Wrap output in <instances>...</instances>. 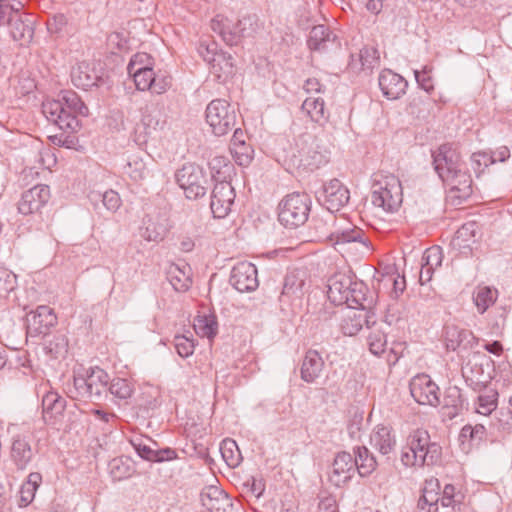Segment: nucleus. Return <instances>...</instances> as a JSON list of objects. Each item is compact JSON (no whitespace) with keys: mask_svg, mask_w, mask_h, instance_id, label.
Instances as JSON below:
<instances>
[{"mask_svg":"<svg viewBox=\"0 0 512 512\" xmlns=\"http://www.w3.org/2000/svg\"><path fill=\"white\" fill-rule=\"evenodd\" d=\"M434 169L449 189V197L460 204L471 196L472 179L460 153L452 144H443L432 153Z\"/></svg>","mask_w":512,"mask_h":512,"instance_id":"obj_1","label":"nucleus"},{"mask_svg":"<svg viewBox=\"0 0 512 512\" xmlns=\"http://www.w3.org/2000/svg\"><path fill=\"white\" fill-rule=\"evenodd\" d=\"M42 112L48 121L62 130L75 131L79 127L78 115H87L88 108L80 97L72 91H66L57 100H46Z\"/></svg>","mask_w":512,"mask_h":512,"instance_id":"obj_2","label":"nucleus"},{"mask_svg":"<svg viewBox=\"0 0 512 512\" xmlns=\"http://www.w3.org/2000/svg\"><path fill=\"white\" fill-rule=\"evenodd\" d=\"M441 455V446L431 442L426 430L417 429L407 437L406 445L401 450L400 460L406 467H423L438 463Z\"/></svg>","mask_w":512,"mask_h":512,"instance_id":"obj_3","label":"nucleus"},{"mask_svg":"<svg viewBox=\"0 0 512 512\" xmlns=\"http://www.w3.org/2000/svg\"><path fill=\"white\" fill-rule=\"evenodd\" d=\"M367 291V286L349 273H336L328 281V298L337 306H362L367 301Z\"/></svg>","mask_w":512,"mask_h":512,"instance_id":"obj_4","label":"nucleus"},{"mask_svg":"<svg viewBox=\"0 0 512 512\" xmlns=\"http://www.w3.org/2000/svg\"><path fill=\"white\" fill-rule=\"evenodd\" d=\"M371 202L386 212L398 211L403 202V188L398 177L393 174H375Z\"/></svg>","mask_w":512,"mask_h":512,"instance_id":"obj_5","label":"nucleus"},{"mask_svg":"<svg viewBox=\"0 0 512 512\" xmlns=\"http://www.w3.org/2000/svg\"><path fill=\"white\" fill-rule=\"evenodd\" d=\"M110 377L102 368H90L85 375H75L68 394L73 399L99 401L106 395Z\"/></svg>","mask_w":512,"mask_h":512,"instance_id":"obj_6","label":"nucleus"},{"mask_svg":"<svg viewBox=\"0 0 512 512\" xmlns=\"http://www.w3.org/2000/svg\"><path fill=\"white\" fill-rule=\"evenodd\" d=\"M311 211V198L306 193L286 195L278 205V220L286 228L295 229L306 223Z\"/></svg>","mask_w":512,"mask_h":512,"instance_id":"obj_7","label":"nucleus"},{"mask_svg":"<svg viewBox=\"0 0 512 512\" xmlns=\"http://www.w3.org/2000/svg\"><path fill=\"white\" fill-rule=\"evenodd\" d=\"M206 122L212 133L223 136L233 130L237 124V113L225 99H214L206 107Z\"/></svg>","mask_w":512,"mask_h":512,"instance_id":"obj_8","label":"nucleus"},{"mask_svg":"<svg viewBox=\"0 0 512 512\" xmlns=\"http://www.w3.org/2000/svg\"><path fill=\"white\" fill-rule=\"evenodd\" d=\"M176 182L184 190L188 199L203 197L208 189L209 179L202 167L194 163H186L177 170Z\"/></svg>","mask_w":512,"mask_h":512,"instance_id":"obj_9","label":"nucleus"},{"mask_svg":"<svg viewBox=\"0 0 512 512\" xmlns=\"http://www.w3.org/2000/svg\"><path fill=\"white\" fill-rule=\"evenodd\" d=\"M303 143L300 166L304 170L313 172L329 162L330 149L321 138L307 135L303 138Z\"/></svg>","mask_w":512,"mask_h":512,"instance_id":"obj_10","label":"nucleus"},{"mask_svg":"<svg viewBox=\"0 0 512 512\" xmlns=\"http://www.w3.org/2000/svg\"><path fill=\"white\" fill-rule=\"evenodd\" d=\"M134 80L136 88L140 91H150L155 94L165 93L172 84L171 77L166 72L155 73L152 69L141 68L128 73Z\"/></svg>","mask_w":512,"mask_h":512,"instance_id":"obj_11","label":"nucleus"},{"mask_svg":"<svg viewBox=\"0 0 512 512\" xmlns=\"http://www.w3.org/2000/svg\"><path fill=\"white\" fill-rule=\"evenodd\" d=\"M410 393L420 405L436 407L440 404L439 387L429 375L419 374L410 381Z\"/></svg>","mask_w":512,"mask_h":512,"instance_id":"obj_12","label":"nucleus"},{"mask_svg":"<svg viewBox=\"0 0 512 512\" xmlns=\"http://www.w3.org/2000/svg\"><path fill=\"white\" fill-rule=\"evenodd\" d=\"M370 311L367 309L366 303L362 306H350L341 309L340 329L344 335L354 336L366 324L370 328L371 323Z\"/></svg>","mask_w":512,"mask_h":512,"instance_id":"obj_13","label":"nucleus"},{"mask_svg":"<svg viewBox=\"0 0 512 512\" xmlns=\"http://www.w3.org/2000/svg\"><path fill=\"white\" fill-rule=\"evenodd\" d=\"M235 191L228 181L217 182L211 194V211L216 218H224L231 211L234 203Z\"/></svg>","mask_w":512,"mask_h":512,"instance_id":"obj_14","label":"nucleus"},{"mask_svg":"<svg viewBox=\"0 0 512 512\" xmlns=\"http://www.w3.org/2000/svg\"><path fill=\"white\" fill-rule=\"evenodd\" d=\"M257 269L251 262H239L230 275V283L239 292H251L259 285Z\"/></svg>","mask_w":512,"mask_h":512,"instance_id":"obj_15","label":"nucleus"},{"mask_svg":"<svg viewBox=\"0 0 512 512\" xmlns=\"http://www.w3.org/2000/svg\"><path fill=\"white\" fill-rule=\"evenodd\" d=\"M306 275L307 273L302 269H294L286 274L279 296L280 303L289 305L302 298L306 285Z\"/></svg>","mask_w":512,"mask_h":512,"instance_id":"obj_16","label":"nucleus"},{"mask_svg":"<svg viewBox=\"0 0 512 512\" xmlns=\"http://www.w3.org/2000/svg\"><path fill=\"white\" fill-rule=\"evenodd\" d=\"M50 189L47 185H36L25 191L18 203V211L23 215H30L40 211L49 201Z\"/></svg>","mask_w":512,"mask_h":512,"instance_id":"obj_17","label":"nucleus"},{"mask_svg":"<svg viewBox=\"0 0 512 512\" xmlns=\"http://www.w3.org/2000/svg\"><path fill=\"white\" fill-rule=\"evenodd\" d=\"M57 323V317L52 308L46 305L38 306L27 315V331L31 336L45 335Z\"/></svg>","mask_w":512,"mask_h":512,"instance_id":"obj_18","label":"nucleus"},{"mask_svg":"<svg viewBox=\"0 0 512 512\" xmlns=\"http://www.w3.org/2000/svg\"><path fill=\"white\" fill-rule=\"evenodd\" d=\"M354 473L355 461H353V455L348 452H340L332 463L329 481L336 487H341L353 477Z\"/></svg>","mask_w":512,"mask_h":512,"instance_id":"obj_19","label":"nucleus"},{"mask_svg":"<svg viewBox=\"0 0 512 512\" xmlns=\"http://www.w3.org/2000/svg\"><path fill=\"white\" fill-rule=\"evenodd\" d=\"M205 53L200 50L205 61L210 64V72L219 81L225 82L229 77L234 74V65L232 57L224 52L213 53L209 47L204 48Z\"/></svg>","mask_w":512,"mask_h":512,"instance_id":"obj_20","label":"nucleus"},{"mask_svg":"<svg viewBox=\"0 0 512 512\" xmlns=\"http://www.w3.org/2000/svg\"><path fill=\"white\" fill-rule=\"evenodd\" d=\"M348 189L338 180L332 179L323 186V205L331 212L338 211L349 201Z\"/></svg>","mask_w":512,"mask_h":512,"instance_id":"obj_21","label":"nucleus"},{"mask_svg":"<svg viewBox=\"0 0 512 512\" xmlns=\"http://www.w3.org/2000/svg\"><path fill=\"white\" fill-rule=\"evenodd\" d=\"M152 160L144 152L133 153L128 156L127 163L124 166V174L135 183H142L150 174V165Z\"/></svg>","mask_w":512,"mask_h":512,"instance_id":"obj_22","label":"nucleus"},{"mask_svg":"<svg viewBox=\"0 0 512 512\" xmlns=\"http://www.w3.org/2000/svg\"><path fill=\"white\" fill-rule=\"evenodd\" d=\"M312 51L325 52L340 45L337 36L324 25L314 26L307 41Z\"/></svg>","mask_w":512,"mask_h":512,"instance_id":"obj_23","label":"nucleus"},{"mask_svg":"<svg viewBox=\"0 0 512 512\" xmlns=\"http://www.w3.org/2000/svg\"><path fill=\"white\" fill-rule=\"evenodd\" d=\"M379 87L387 99L395 100L405 93L407 81L401 75L386 69L380 73Z\"/></svg>","mask_w":512,"mask_h":512,"instance_id":"obj_24","label":"nucleus"},{"mask_svg":"<svg viewBox=\"0 0 512 512\" xmlns=\"http://www.w3.org/2000/svg\"><path fill=\"white\" fill-rule=\"evenodd\" d=\"M370 444L383 456L390 455L396 446V437L392 427L383 424L375 426L370 435Z\"/></svg>","mask_w":512,"mask_h":512,"instance_id":"obj_25","label":"nucleus"},{"mask_svg":"<svg viewBox=\"0 0 512 512\" xmlns=\"http://www.w3.org/2000/svg\"><path fill=\"white\" fill-rule=\"evenodd\" d=\"M325 362L316 350L309 349L302 360L300 377L306 383H315L321 376Z\"/></svg>","mask_w":512,"mask_h":512,"instance_id":"obj_26","label":"nucleus"},{"mask_svg":"<svg viewBox=\"0 0 512 512\" xmlns=\"http://www.w3.org/2000/svg\"><path fill=\"white\" fill-rule=\"evenodd\" d=\"M379 64V51L375 47L366 46L359 51L356 57L351 55V61L348 64V68L354 73L363 71L369 74L374 68L378 67Z\"/></svg>","mask_w":512,"mask_h":512,"instance_id":"obj_27","label":"nucleus"},{"mask_svg":"<svg viewBox=\"0 0 512 512\" xmlns=\"http://www.w3.org/2000/svg\"><path fill=\"white\" fill-rule=\"evenodd\" d=\"M34 23L35 19L32 15L21 11L7 25L14 40L29 43L34 35Z\"/></svg>","mask_w":512,"mask_h":512,"instance_id":"obj_28","label":"nucleus"},{"mask_svg":"<svg viewBox=\"0 0 512 512\" xmlns=\"http://www.w3.org/2000/svg\"><path fill=\"white\" fill-rule=\"evenodd\" d=\"M10 457L17 469L25 470L34 457L30 442L20 435L14 437Z\"/></svg>","mask_w":512,"mask_h":512,"instance_id":"obj_29","label":"nucleus"},{"mask_svg":"<svg viewBox=\"0 0 512 512\" xmlns=\"http://www.w3.org/2000/svg\"><path fill=\"white\" fill-rule=\"evenodd\" d=\"M474 340L475 337L469 330L459 328L455 325H447L445 327V344L449 350H465L473 345Z\"/></svg>","mask_w":512,"mask_h":512,"instance_id":"obj_30","label":"nucleus"},{"mask_svg":"<svg viewBox=\"0 0 512 512\" xmlns=\"http://www.w3.org/2000/svg\"><path fill=\"white\" fill-rule=\"evenodd\" d=\"M200 500L210 512H226V506H230L228 496L216 486L206 487L200 494Z\"/></svg>","mask_w":512,"mask_h":512,"instance_id":"obj_31","label":"nucleus"},{"mask_svg":"<svg viewBox=\"0 0 512 512\" xmlns=\"http://www.w3.org/2000/svg\"><path fill=\"white\" fill-rule=\"evenodd\" d=\"M66 407V400L55 391H48L42 398L43 418L46 423H53L61 416Z\"/></svg>","mask_w":512,"mask_h":512,"instance_id":"obj_32","label":"nucleus"},{"mask_svg":"<svg viewBox=\"0 0 512 512\" xmlns=\"http://www.w3.org/2000/svg\"><path fill=\"white\" fill-rule=\"evenodd\" d=\"M98 76L87 62H80L71 70V81L77 88L87 90L96 85Z\"/></svg>","mask_w":512,"mask_h":512,"instance_id":"obj_33","label":"nucleus"},{"mask_svg":"<svg viewBox=\"0 0 512 512\" xmlns=\"http://www.w3.org/2000/svg\"><path fill=\"white\" fill-rule=\"evenodd\" d=\"M353 461H355V471L361 477L369 476L377 467L376 458L365 446L354 448Z\"/></svg>","mask_w":512,"mask_h":512,"instance_id":"obj_34","label":"nucleus"},{"mask_svg":"<svg viewBox=\"0 0 512 512\" xmlns=\"http://www.w3.org/2000/svg\"><path fill=\"white\" fill-rule=\"evenodd\" d=\"M107 392L113 397L115 403L127 404L134 393V385L128 379L115 377L109 381Z\"/></svg>","mask_w":512,"mask_h":512,"instance_id":"obj_35","label":"nucleus"},{"mask_svg":"<svg viewBox=\"0 0 512 512\" xmlns=\"http://www.w3.org/2000/svg\"><path fill=\"white\" fill-rule=\"evenodd\" d=\"M141 121L146 129V134L162 130L166 124V119L160 107L156 104L147 105L145 107Z\"/></svg>","mask_w":512,"mask_h":512,"instance_id":"obj_36","label":"nucleus"},{"mask_svg":"<svg viewBox=\"0 0 512 512\" xmlns=\"http://www.w3.org/2000/svg\"><path fill=\"white\" fill-rule=\"evenodd\" d=\"M190 267L171 264L167 270V279L176 291L184 292L191 285Z\"/></svg>","mask_w":512,"mask_h":512,"instance_id":"obj_37","label":"nucleus"},{"mask_svg":"<svg viewBox=\"0 0 512 512\" xmlns=\"http://www.w3.org/2000/svg\"><path fill=\"white\" fill-rule=\"evenodd\" d=\"M236 27L239 28L237 33H228L226 38L232 43H239L242 38L250 37L260 28L259 19L256 15H247L236 22Z\"/></svg>","mask_w":512,"mask_h":512,"instance_id":"obj_38","label":"nucleus"},{"mask_svg":"<svg viewBox=\"0 0 512 512\" xmlns=\"http://www.w3.org/2000/svg\"><path fill=\"white\" fill-rule=\"evenodd\" d=\"M301 108L315 123L322 125L328 119L324 100L321 97H307Z\"/></svg>","mask_w":512,"mask_h":512,"instance_id":"obj_39","label":"nucleus"},{"mask_svg":"<svg viewBox=\"0 0 512 512\" xmlns=\"http://www.w3.org/2000/svg\"><path fill=\"white\" fill-rule=\"evenodd\" d=\"M42 482V476L38 472H32L20 488V506H28L35 497L36 491Z\"/></svg>","mask_w":512,"mask_h":512,"instance_id":"obj_40","label":"nucleus"},{"mask_svg":"<svg viewBox=\"0 0 512 512\" xmlns=\"http://www.w3.org/2000/svg\"><path fill=\"white\" fill-rule=\"evenodd\" d=\"M371 331L367 336L369 350L374 355H380L385 352L387 345L386 334L378 327L376 321L370 323Z\"/></svg>","mask_w":512,"mask_h":512,"instance_id":"obj_41","label":"nucleus"},{"mask_svg":"<svg viewBox=\"0 0 512 512\" xmlns=\"http://www.w3.org/2000/svg\"><path fill=\"white\" fill-rule=\"evenodd\" d=\"M330 240L335 241L334 244H346L351 242H359L365 248H368V241L365 237L363 230L354 227L352 229L342 230L341 232H335L330 234Z\"/></svg>","mask_w":512,"mask_h":512,"instance_id":"obj_42","label":"nucleus"},{"mask_svg":"<svg viewBox=\"0 0 512 512\" xmlns=\"http://www.w3.org/2000/svg\"><path fill=\"white\" fill-rule=\"evenodd\" d=\"M209 166L211 174L217 182L227 181L234 169L233 164L224 156L213 157Z\"/></svg>","mask_w":512,"mask_h":512,"instance_id":"obj_43","label":"nucleus"},{"mask_svg":"<svg viewBox=\"0 0 512 512\" xmlns=\"http://www.w3.org/2000/svg\"><path fill=\"white\" fill-rule=\"evenodd\" d=\"M193 327L197 335L208 339H213L218 330V324L214 316H197L194 319Z\"/></svg>","mask_w":512,"mask_h":512,"instance_id":"obj_44","label":"nucleus"},{"mask_svg":"<svg viewBox=\"0 0 512 512\" xmlns=\"http://www.w3.org/2000/svg\"><path fill=\"white\" fill-rule=\"evenodd\" d=\"M211 28L215 33H218L222 40L230 46L237 45L238 43H232L230 42L226 36H229L228 33H237L239 31V28L236 27V22L233 23L228 18H225L221 15H217L215 18L211 21Z\"/></svg>","mask_w":512,"mask_h":512,"instance_id":"obj_45","label":"nucleus"},{"mask_svg":"<svg viewBox=\"0 0 512 512\" xmlns=\"http://www.w3.org/2000/svg\"><path fill=\"white\" fill-rule=\"evenodd\" d=\"M220 452L223 460L229 467H237L242 460L237 443L232 439H225L222 441L220 445Z\"/></svg>","mask_w":512,"mask_h":512,"instance_id":"obj_46","label":"nucleus"},{"mask_svg":"<svg viewBox=\"0 0 512 512\" xmlns=\"http://www.w3.org/2000/svg\"><path fill=\"white\" fill-rule=\"evenodd\" d=\"M498 392L488 389L480 394L476 402V412L481 415H490L497 408Z\"/></svg>","mask_w":512,"mask_h":512,"instance_id":"obj_47","label":"nucleus"},{"mask_svg":"<svg viewBox=\"0 0 512 512\" xmlns=\"http://www.w3.org/2000/svg\"><path fill=\"white\" fill-rule=\"evenodd\" d=\"M498 291L490 287H479L474 295V303L479 311L483 314L497 299Z\"/></svg>","mask_w":512,"mask_h":512,"instance_id":"obj_48","label":"nucleus"},{"mask_svg":"<svg viewBox=\"0 0 512 512\" xmlns=\"http://www.w3.org/2000/svg\"><path fill=\"white\" fill-rule=\"evenodd\" d=\"M166 232L167 229L163 223L148 217L144 220V228L141 235L148 241H160L164 238Z\"/></svg>","mask_w":512,"mask_h":512,"instance_id":"obj_49","label":"nucleus"},{"mask_svg":"<svg viewBox=\"0 0 512 512\" xmlns=\"http://www.w3.org/2000/svg\"><path fill=\"white\" fill-rule=\"evenodd\" d=\"M486 435V428L482 424H477L475 426L465 425L459 435V439L462 443L469 441L471 443H480L484 440Z\"/></svg>","mask_w":512,"mask_h":512,"instance_id":"obj_50","label":"nucleus"},{"mask_svg":"<svg viewBox=\"0 0 512 512\" xmlns=\"http://www.w3.org/2000/svg\"><path fill=\"white\" fill-rule=\"evenodd\" d=\"M230 152L235 162L240 166H247L252 160L253 150L247 143L230 146Z\"/></svg>","mask_w":512,"mask_h":512,"instance_id":"obj_51","label":"nucleus"},{"mask_svg":"<svg viewBox=\"0 0 512 512\" xmlns=\"http://www.w3.org/2000/svg\"><path fill=\"white\" fill-rule=\"evenodd\" d=\"M110 473L115 480H122L132 475V467L122 458L113 459L110 464Z\"/></svg>","mask_w":512,"mask_h":512,"instance_id":"obj_52","label":"nucleus"},{"mask_svg":"<svg viewBox=\"0 0 512 512\" xmlns=\"http://www.w3.org/2000/svg\"><path fill=\"white\" fill-rule=\"evenodd\" d=\"M0 2V25H7L24 8L26 3Z\"/></svg>","mask_w":512,"mask_h":512,"instance_id":"obj_53","label":"nucleus"},{"mask_svg":"<svg viewBox=\"0 0 512 512\" xmlns=\"http://www.w3.org/2000/svg\"><path fill=\"white\" fill-rule=\"evenodd\" d=\"M16 287V275L10 270L0 267V298H5Z\"/></svg>","mask_w":512,"mask_h":512,"instance_id":"obj_54","label":"nucleus"},{"mask_svg":"<svg viewBox=\"0 0 512 512\" xmlns=\"http://www.w3.org/2000/svg\"><path fill=\"white\" fill-rule=\"evenodd\" d=\"M439 490L440 485L438 479L430 478L425 481L422 489V495L425 496V500H428L430 505L438 506V502L440 500Z\"/></svg>","mask_w":512,"mask_h":512,"instance_id":"obj_55","label":"nucleus"},{"mask_svg":"<svg viewBox=\"0 0 512 512\" xmlns=\"http://www.w3.org/2000/svg\"><path fill=\"white\" fill-rule=\"evenodd\" d=\"M138 68H141V71L153 68V59L149 54L141 52L136 53L131 57L127 66L128 73L134 72V70H137Z\"/></svg>","mask_w":512,"mask_h":512,"instance_id":"obj_56","label":"nucleus"},{"mask_svg":"<svg viewBox=\"0 0 512 512\" xmlns=\"http://www.w3.org/2000/svg\"><path fill=\"white\" fill-rule=\"evenodd\" d=\"M443 260V252L440 246H432L423 254L422 263L429 265V267L437 269L441 266Z\"/></svg>","mask_w":512,"mask_h":512,"instance_id":"obj_57","label":"nucleus"},{"mask_svg":"<svg viewBox=\"0 0 512 512\" xmlns=\"http://www.w3.org/2000/svg\"><path fill=\"white\" fill-rule=\"evenodd\" d=\"M174 345L179 356L186 358L193 354L194 343L184 335H176L174 337Z\"/></svg>","mask_w":512,"mask_h":512,"instance_id":"obj_58","label":"nucleus"},{"mask_svg":"<svg viewBox=\"0 0 512 512\" xmlns=\"http://www.w3.org/2000/svg\"><path fill=\"white\" fill-rule=\"evenodd\" d=\"M490 154L486 152L473 153L471 156V166L476 175H480L484 170L492 164Z\"/></svg>","mask_w":512,"mask_h":512,"instance_id":"obj_59","label":"nucleus"},{"mask_svg":"<svg viewBox=\"0 0 512 512\" xmlns=\"http://www.w3.org/2000/svg\"><path fill=\"white\" fill-rule=\"evenodd\" d=\"M498 423L503 431L512 433V396L509 398L508 406L500 409Z\"/></svg>","mask_w":512,"mask_h":512,"instance_id":"obj_60","label":"nucleus"},{"mask_svg":"<svg viewBox=\"0 0 512 512\" xmlns=\"http://www.w3.org/2000/svg\"><path fill=\"white\" fill-rule=\"evenodd\" d=\"M455 487L452 484L445 485L442 495L440 497L441 505L444 508H451L452 510L455 509V506L457 503H459V500L456 499L457 494L455 492Z\"/></svg>","mask_w":512,"mask_h":512,"instance_id":"obj_61","label":"nucleus"},{"mask_svg":"<svg viewBox=\"0 0 512 512\" xmlns=\"http://www.w3.org/2000/svg\"><path fill=\"white\" fill-rule=\"evenodd\" d=\"M415 78L419 86L424 89L426 92H430L433 90L434 86L431 78V68L428 66H424L421 71H414Z\"/></svg>","mask_w":512,"mask_h":512,"instance_id":"obj_62","label":"nucleus"},{"mask_svg":"<svg viewBox=\"0 0 512 512\" xmlns=\"http://www.w3.org/2000/svg\"><path fill=\"white\" fill-rule=\"evenodd\" d=\"M103 205L107 210L115 212L121 206V198L114 190H107L102 194Z\"/></svg>","mask_w":512,"mask_h":512,"instance_id":"obj_63","label":"nucleus"},{"mask_svg":"<svg viewBox=\"0 0 512 512\" xmlns=\"http://www.w3.org/2000/svg\"><path fill=\"white\" fill-rule=\"evenodd\" d=\"M477 225L475 222H467L463 224L457 231V238L468 241L471 237H475Z\"/></svg>","mask_w":512,"mask_h":512,"instance_id":"obj_64","label":"nucleus"}]
</instances>
